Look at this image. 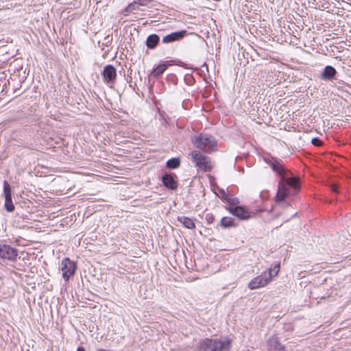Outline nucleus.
Returning <instances> with one entry per match:
<instances>
[{"instance_id": "obj_6", "label": "nucleus", "mask_w": 351, "mask_h": 351, "mask_svg": "<svg viewBox=\"0 0 351 351\" xmlns=\"http://www.w3.org/2000/svg\"><path fill=\"white\" fill-rule=\"evenodd\" d=\"M271 282V278H267L265 272L262 273L254 278H252L248 283V288L251 290L257 289L265 287Z\"/></svg>"}, {"instance_id": "obj_19", "label": "nucleus", "mask_w": 351, "mask_h": 351, "mask_svg": "<svg viewBox=\"0 0 351 351\" xmlns=\"http://www.w3.org/2000/svg\"><path fill=\"white\" fill-rule=\"evenodd\" d=\"M167 65L166 64H161L158 65L152 71V75L154 77L161 75L167 69Z\"/></svg>"}, {"instance_id": "obj_7", "label": "nucleus", "mask_w": 351, "mask_h": 351, "mask_svg": "<svg viewBox=\"0 0 351 351\" xmlns=\"http://www.w3.org/2000/svg\"><path fill=\"white\" fill-rule=\"evenodd\" d=\"M62 276L66 281L73 276L75 272L77 266L75 262L69 258H64L61 263Z\"/></svg>"}, {"instance_id": "obj_26", "label": "nucleus", "mask_w": 351, "mask_h": 351, "mask_svg": "<svg viewBox=\"0 0 351 351\" xmlns=\"http://www.w3.org/2000/svg\"><path fill=\"white\" fill-rule=\"evenodd\" d=\"M226 199L228 203H230L232 205H234L239 203L238 199L230 197H227Z\"/></svg>"}, {"instance_id": "obj_18", "label": "nucleus", "mask_w": 351, "mask_h": 351, "mask_svg": "<svg viewBox=\"0 0 351 351\" xmlns=\"http://www.w3.org/2000/svg\"><path fill=\"white\" fill-rule=\"evenodd\" d=\"M180 166V160L178 158H172L167 160V167L171 169H175Z\"/></svg>"}, {"instance_id": "obj_3", "label": "nucleus", "mask_w": 351, "mask_h": 351, "mask_svg": "<svg viewBox=\"0 0 351 351\" xmlns=\"http://www.w3.org/2000/svg\"><path fill=\"white\" fill-rule=\"evenodd\" d=\"M193 145L204 152H212L217 150V141L215 138L206 134L193 136L191 139Z\"/></svg>"}, {"instance_id": "obj_4", "label": "nucleus", "mask_w": 351, "mask_h": 351, "mask_svg": "<svg viewBox=\"0 0 351 351\" xmlns=\"http://www.w3.org/2000/svg\"><path fill=\"white\" fill-rule=\"evenodd\" d=\"M189 156L197 171L210 172L213 170V165L210 158L203 154L200 150H193L190 152Z\"/></svg>"}, {"instance_id": "obj_27", "label": "nucleus", "mask_w": 351, "mask_h": 351, "mask_svg": "<svg viewBox=\"0 0 351 351\" xmlns=\"http://www.w3.org/2000/svg\"><path fill=\"white\" fill-rule=\"evenodd\" d=\"M206 221H207V223L208 224L212 223L213 222V221H214L213 215H211V214L207 215L206 217Z\"/></svg>"}, {"instance_id": "obj_8", "label": "nucleus", "mask_w": 351, "mask_h": 351, "mask_svg": "<svg viewBox=\"0 0 351 351\" xmlns=\"http://www.w3.org/2000/svg\"><path fill=\"white\" fill-rule=\"evenodd\" d=\"M18 256V250L8 245L0 244V258L14 261Z\"/></svg>"}, {"instance_id": "obj_17", "label": "nucleus", "mask_w": 351, "mask_h": 351, "mask_svg": "<svg viewBox=\"0 0 351 351\" xmlns=\"http://www.w3.org/2000/svg\"><path fill=\"white\" fill-rule=\"evenodd\" d=\"M280 262L276 263L274 265H271L268 269V275H267V278H271V281L274 277H276L278 275V274L280 272Z\"/></svg>"}, {"instance_id": "obj_21", "label": "nucleus", "mask_w": 351, "mask_h": 351, "mask_svg": "<svg viewBox=\"0 0 351 351\" xmlns=\"http://www.w3.org/2000/svg\"><path fill=\"white\" fill-rule=\"evenodd\" d=\"M5 206L8 212H12L14 210V206L12 200V197L5 198Z\"/></svg>"}, {"instance_id": "obj_9", "label": "nucleus", "mask_w": 351, "mask_h": 351, "mask_svg": "<svg viewBox=\"0 0 351 351\" xmlns=\"http://www.w3.org/2000/svg\"><path fill=\"white\" fill-rule=\"evenodd\" d=\"M266 162L271 167L272 170L276 172L281 178L288 176L289 171L286 169L280 161L275 158L268 159Z\"/></svg>"}, {"instance_id": "obj_23", "label": "nucleus", "mask_w": 351, "mask_h": 351, "mask_svg": "<svg viewBox=\"0 0 351 351\" xmlns=\"http://www.w3.org/2000/svg\"><path fill=\"white\" fill-rule=\"evenodd\" d=\"M137 3H135L134 1L131 3H129L128 5L125 8V10L123 11L125 15H127L128 13L132 12L133 10H136V8L135 5Z\"/></svg>"}, {"instance_id": "obj_13", "label": "nucleus", "mask_w": 351, "mask_h": 351, "mask_svg": "<svg viewBox=\"0 0 351 351\" xmlns=\"http://www.w3.org/2000/svg\"><path fill=\"white\" fill-rule=\"evenodd\" d=\"M337 71L332 66H326L322 74V78L330 80L335 76Z\"/></svg>"}, {"instance_id": "obj_20", "label": "nucleus", "mask_w": 351, "mask_h": 351, "mask_svg": "<svg viewBox=\"0 0 351 351\" xmlns=\"http://www.w3.org/2000/svg\"><path fill=\"white\" fill-rule=\"evenodd\" d=\"M220 225L225 228L235 226L233 219L228 217H223L220 221Z\"/></svg>"}, {"instance_id": "obj_30", "label": "nucleus", "mask_w": 351, "mask_h": 351, "mask_svg": "<svg viewBox=\"0 0 351 351\" xmlns=\"http://www.w3.org/2000/svg\"><path fill=\"white\" fill-rule=\"evenodd\" d=\"M277 351H287L285 347L282 346L280 348H279Z\"/></svg>"}, {"instance_id": "obj_28", "label": "nucleus", "mask_w": 351, "mask_h": 351, "mask_svg": "<svg viewBox=\"0 0 351 351\" xmlns=\"http://www.w3.org/2000/svg\"><path fill=\"white\" fill-rule=\"evenodd\" d=\"M331 191L334 193H337L338 191V186L337 184H332L330 187Z\"/></svg>"}, {"instance_id": "obj_12", "label": "nucleus", "mask_w": 351, "mask_h": 351, "mask_svg": "<svg viewBox=\"0 0 351 351\" xmlns=\"http://www.w3.org/2000/svg\"><path fill=\"white\" fill-rule=\"evenodd\" d=\"M162 184L169 189L176 190L178 188V183L172 175L165 174L162 177Z\"/></svg>"}, {"instance_id": "obj_24", "label": "nucleus", "mask_w": 351, "mask_h": 351, "mask_svg": "<svg viewBox=\"0 0 351 351\" xmlns=\"http://www.w3.org/2000/svg\"><path fill=\"white\" fill-rule=\"evenodd\" d=\"M152 1H153V0H137V1H134V3H137V5H138L145 6V5H147L149 3H150Z\"/></svg>"}, {"instance_id": "obj_16", "label": "nucleus", "mask_w": 351, "mask_h": 351, "mask_svg": "<svg viewBox=\"0 0 351 351\" xmlns=\"http://www.w3.org/2000/svg\"><path fill=\"white\" fill-rule=\"evenodd\" d=\"M178 221L182 223V225L188 229H194L195 224L193 220L189 217L185 216H181L178 217Z\"/></svg>"}, {"instance_id": "obj_22", "label": "nucleus", "mask_w": 351, "mask_h": 351, "mask_svg": "<svg viewBox=\"0 0 351 351\" xmlns=\"http://www.w3.org/2000/svg\"><path fill=\"white\" fill-rule=\"evenodd\" d=\"M3 193L5 195V198L12 197L11 188L8 181L6 180L3 182Z\"/></svg>"}, {"instance_id": "obj_25", "label": "nucleus", "mask_w": 351, "mask_h": 351, "mask_svg": "<svg viewBox=\"0 0 351 351\" xmlns=\"http://www.w3.org/2000/svg\"><path fill=\"white\" fill-rule=\"evenodd\" d=\"M311 143L315 146H321L322 145V141L318 138H313L311 140Z\"/></svg>"}, {"instance_id": "obj_29", "label": "nucleus", "mask_w": 351, "mask_h": 351, "mask_svg": "<svg viewBox=\"0 0 351 351\" xmlns=\"http://www.w3.org/2000/svg\"><path fill=\"white\" fill-rule=\"evenodd\" d=\"M77 351H86L85 349L83 347H79L77 349Z\"/></svg>"}, {"instance_id": "obj_11", "label": "nucleus", "mask_w": 351, "mask_h": 351, "mask_svg": "<svg viewBox=\"0 0 351 351\" xmlns=\"http://www.w3.org/2000/svg\"><path fill=\"white\" fill-rule=\"evenodd\" d=\"M186 35V30L173 32L163 37L162 42L164 43H169L174 41L180 40Z\"/></svg>"}, {"instance_id": "obj_15", "label": "nucleus", "mask_w": 351, "mask_h": 351, "mask_svg": "<svg viewBox=\"0 0 351 351\" xmlns=\"http://www.w3.org/2000/svg\"><path fill=\"white\" fill-rule=\"evenodd\" d=\"M267 346L269 351H277L282 346L276 337H272L268 340Z\"/></svg>"}, {"instance_id": "obj_10", "label": "nucleus", "mask_w": 351, "mask_h": 351, "mask_svg": "<svg viewBox=\"0 0 351 351\" xmlns=\"http://www.w3.org/2000/svg\"><path fill=\"white\" fill-rule=\"evenodd\" d=\"M102 75L105 83H114L117 78V70L114 66L108 64L104 66Z\"/></svg>"}, {"instance_id": "obj_1", "label": "nucleus", "mask_w": 351, "mask_h": 351, "mask_svg": "<svg viewBox=\"0 0 351 351\" xmlns=\"http://www.w3.org/2000/svg\"><path fill=\"white\" fill-rule=\"evenodd\" d=\"M300 189V179L298 177L280 178L275 197L276 202H281L290 195L298 193Z\"/></svg>"}, {"instance_id": "obj_5", "label": "nucleus", "mask_w": 351, "mask_h": 351, "mask_svg": "<svg viewBox=\"0 0 351 351\" xmlns=\"http://www.w3.org/2000/svg\"><path fill=\"white\" fill-rule=\"evenodd\" d=\"M226 210L240 220H247L255 216V213L241 206H229L226 208Z\"/></svg>"}, {"instance_id": "obj_2", "label": "nucleus", "mask_w": 351, "mask_h": 351, "mask_svg": "<svg viewBox=\"0 0 351 351\" xmlns=\"http://www.w3.org/2000/svg\"><path fill=\"white\" fill-rule=\"evenodd\" d=\"M232 346V339L229 337L221 339H202L199 343L202 351H228Z\"/></svg>"}, {"instance_id": "obj_14", "label": "nucleus", "mask_w": 351, "mask_h": 351, "mask_svg": "<svg viewBox=\"0 0 351 351\" xmlns=\"http://www.w3.org/2000/svg\"><path fill=\"white\" fill-rule=\"evenodd\" d=\"M160 38L157 34L149 35L146 40V45L149 49H154L158 44Z\"/></svg>"}]
</instances>
